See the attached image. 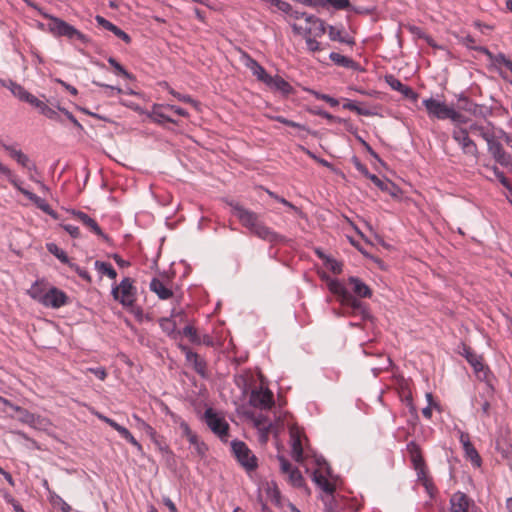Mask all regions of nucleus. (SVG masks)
Returning <instances> with one entry per match:
<instances>
[{"label": "nucleus", "instance_id": "ea45409f", "mask_svg": "<svg viewBox=\"0 0 512 512\" xmlns=\"http://www.w3.org/2000/svg\"><path fill=\"white\" fill-rule=\"evenodd\" d=\"M1 86L9 89L11 93L17 97L19 100L22 97V95L25 93V88L21 86L20 84L14 82L11 79H0Z\"/></svg>", "mask_w": 512, "mask_h": 512}, {"label": "nucleus", "instance_id": "72a5a7b5", "mask_svg": "<svg viewBox=\"0 0 512 512\" xmlns=\"http://www.w3.org/2000/svg\"><path fill=\"white\" fill-rule=\"evenodd\" d=\"M322 118L341 124L348 133L355 137L356 140L357 136H360L358 133V127L354 125L350 119L334 116L325 110H322Z\"/></svg>", "mask_w": 512, "mask_h": 512}, {"label": "nucleus", "instance_id": "79ce46f5", "mask_svg": "<svg viewBox=\"0 0 512 512\" xmlns=\"http://www.w3.org/2000/svg\"><path fill=\"white\" fill-rule=\"evenodd\" d=\"M350 0H322V9L345 10L349 7Z\"/></svg>", "mask_w": 512, "mask_h": 512}, {"label": "nucleus", "instance_id": "6e6552de", "mask_svg": "<svg viewBox=\"0 0 512 512\" xmlns=\"http://www.w3.org/2000/svg\"><path fill=\"white\" fill-rule=\"evenodd\" d=\"M229 205L232 209V214L237 217L240 223L251 232L256 228L258 224L261 223L258 214L255 212L246 209L234 201H231Z\"/></svg>", "mask_w": 512, "mask_h": 512}, {"label": "nucleus", "instance_id": "dca6fc26", "mask_svg": "<svg viewBox=\"0 0 512 512\" xmlns=\"http://www.w3.org/2000/svg\"><path fill=\"white\" fill-rule=\"evenodd\" d=\"M249 403L256 408L269 409L274 404L273 394L269 389H254L251 391Z\"/></svg>", "mask_w": 512, "mask_h": 512}, {"label": "nucleus", "instance_id": "9d476101", "mask_svg": "<svg viewBox=\"0 0 512 512\" xmlns=\"http://www.w3.org/2000/svg\"><path fill=\"white\" fill-rule=\"evenodd\" d=\"M327 32L328 37L331 41L346 44L348 46L355 45V39L348 34L343 24L330 25L325 24L322 20V35Z\"/></svg>", "mask_w": 512, "mask_h": 512}, {"label": "nucleus", "instance_id": "7ed1b4c3", "mask_svg": "<svg viewBox=\"0 0 512 512\" xmlns=\"http://www.w3.org/2000/svg\"><path fill=\"white\" fill-rule=\"evenodd\" d=\"M290 16L295 19H305L304 25H293V30L299 34H302L305 38L307 48L316 52L320 48V43L317 41V37L320 36V20L314 15L308 14L306 12H300L298 10H294L292 8V13H289Z\"/></svg>", "mask_w": 512, "mask_h": 512}, {"label": "nucleus", "instance_id": "6e6d98bb", "mask_svg": "<svg viewBox=\"0 0 512 512\" xmlns=\"http://www.w3.org/2000/svg\"><path fill=\"white\" fill-rule=\"evenodd\" d=\"M455 37L458 40V42L461 43L462 45H464L468 50L474 51L473 47H482L481 45H474L475 39L469 33H466L463 36L455 35Z\"/></svg>", "mask_w": 512, "mask_h": 512}, {"label": "nucleus", "instance_id": "603ef678", "mask_svg": "<svg viewBox=\"0 0 512 512\" xmlns=\"http://www.w3.org/2000/svg\"><path fill=\"white\" fill-rule=\"evenodd\" d=\"M511 445H509L505 440H496L495 449L504 459H508L511 454Z\"/></svg>", "mask_w": 512, "mask_h": 512}, {"label": "nucleus", "instance_id": "f3484780", "mask_svg": "<svg viewBox=\"0 0 512 512\" xmlns=\"http://www.w3.org/2000/svg\"><path fill=\"white\" fill-rule=\"evenodd\" d=\"M350 286V293L358 298H371L373 296L372 288L360 277L351 275L345 281Z\"/></svg>", "mask_w": 512, "mask_h": 512}, {"label": "nucleus", "instance_id": "c03bdc74", "mask_svg": "<svg viewBox=\"0 0 512 512\" xmlns=\"http://www.w3.org/2000/svg\"><path fill=\"white\" fill-rule=\"evenodd\" d=\"M266 494L276 506L281 505V493L274 482L267 484Z\"/></svg>", "mask_w": 512, "mask_h": 512}, {"label": "nucleus", "instance_id": "13d9d810", "mask_svg": "<svg viewBox=\"0 0 512 512\" xmlns=\"http://www.w3.org/2000/svg\"><path fill=\"white\" fill-rule=\"evenodd\" d=\"M234 383L244 393L248 391L249 381L246 374H236L234 376Z\"/></svg>", "mask_w": 512, "mask_h": 512}, {"label": "nucleus", "instance_id": "37998d69", "mask_svg": "<svg viewBox=\"0 0 512 512\" xmlns=\"http://www.w3.org/2000/svg\"><path fill=\"white\" fill-rule=\"evenodd\" d=\"M357 141L362 145L365 151L376 160L381 166L385 167V161L380 157V155L373 149V147L362 137L357 136Z\"/></svg>", "mask_w": 512, "mask_h": 512}, {"label": "nucleus", "instance_id": "a18cd8bd", "mask_svg": "<svg viewBox=\"0 0 512 512\" xmlns=\"http://www.w3.org/2000/svg\"><path fill=\"white\" fill-rule=\"evenodd\" d=\"M189 443L194 447L195 452L198 456L204 457L206 452L208 451L207 445L201 441L198 436L195 434L194 436L188 439Z\"/></svg>", "mask_w": 512, "mask_h": 512}, {"label": "nucleus", "instance_id": "0eeeda50", "mask_svg": "<svg viewBox=\"0 0 512 512\" xmlns=\"http://www.w3.org/2000/svg\"><path fill=\"white\" fill-rule=\"evenodd\" d=\"M204 420L209 429L216 434L221 441L226 442L229 436V424L213 408H207L204 412Z\"/></svg>", "mask_w": 512, "mask_h": 512}, {"label": "nucleus", "instance_id": "3c124183", "mask_svg": "<svg viewBox=\"0 0 512 512\" xmlns=\"http://www.w3.org/2000/svg\"><path fill=\"white\" fill-rule=\"evenodd\" d=\"M346 11L353 12L358 15H371L376 11L375 6L365 7V6H356L349 2V7H347Z\"/></svg>", "mask_w": 512, "mask_h": 512}, {"label": "nucleus", "instance_id": "ddd939ff", "mask_svg": "<svg viewBox=\"0 0 512 512\" xmlns=\"http://www.w3.org/2000/svg\"><path fill=\"white\" fill-rule=\"evenodd\" d=\"M69 303V297L67 294L60 290L55 286H51L48 288V293H46L44 301H42V305L44 307H49L53 309H58L62 306H65Z\"/></svg>", "mask_w": 512, "mask_h": 512}, {"label": "nucleus", "instance_id": "052dcab7", "mask_svg": "<svg viewBox=\"0 0 512 512\" xmlns=\"http://www.w3.org/2000/svg\"><path fill=\"white\" fill-rule=\"evenodd\" d=\"M386 181L388 184V190H385L384 192L388 193L393 198L400 197V195L402 194L401 187L388 178H386Z\"/></svg>", "mask_w": 512, "mask_h": 512}, {"label": "nucleus", "instance_id": "c85d7f7f", "mask_svg": "<svg viewBox=\"0 0 512 512\" xmlns=\"http://www.w3.org/2000/svg\"><path fill=\"white\" fill-rule=\"evenodd\" d=\"M291 454L295 461L301 462L303 460V446L301 434L297 429L290 430Z\"/></svg>", "mask_w": 512, "mask_h": 512}, {"label": "nucleus", "instance_id": "7c9ffc66", "mask_svg": "<svg viewBox=\"0 0 512 512\" xmlns=\"http://www.w3.org/2000/svg\"><path fill=\"white\" fill-rule=\"evenodd\" d=\"M247 417L253 422L255 428L261 432L262 438H267V435L272 427V423L263 414L248 413Z\"/></svg>", "mask_w": 512, "mask_h": 512}, {"label": "nucleus", "instance_id": "4d7b16f0", "mask_svg": "<svg viewBox=\"0 0 512 512\" xmlns=\"http://www.w3.org/2000/svg\"><path fill=\"white\" fill-rule=\"evenodd\" d=\"M384 80L387 83V85L394 91L399 92L404 83H402L401 80H399L395 75L393 74H386L384 76Z\"/></svg>", "mask_w": 512, "mask_h": 512}, {"label": "nucleus", "instance_id": "a211bd4d", "mask_svg": "<svg viewBox=\"0 0 512 512\" xmlns=\"http://www.w3.org/2000/svg\"><path fill=\"white\" fill-rule=\"evenodd\" d=\"M179 348L185 353L187 362L191 363L195 372L202 378H207V363L197 353L193 352L187 345L180 344Z\"/></svg>", "mask_w": 512, "mask_h": 512}, {"label": "nucleus", "instance_id": "b1692460", "mask_svg": "<svg viewBox=\"0 0 512 512\" xmlns=\"http://www.w3.org/2000/svg\"><path fill=\"white\" fill-rule=\"evenodd\" d=\"M0 146L9 153L10 157L13 158L19 165L29 170L35 169V165L31 163L29 157L24 154L21 150H18L13 145H8L0 140Z\"/></svg>", "mask_w": 512, "mask_h": 512}, {"label": "nucleus", "instance_id": "a19ab883", "mask_svg": "<svg viewBox=\"0 0 512 512\" xmlns=\"http://www.w3.org/2000/svg\"><path fill=\"white\" fill-rule=\"evenodd\" d=\"M94 265L99 273L106 275L112 280L116 279L117 272L110 263L97 260Z\"/></svg>", "mask_w": 512, "mask_h": 512}, {"label": "nucleus", "instance_id": "f03ea898", "mask_svg": "<svg viewBox=\"0 0 512 512\" xmlns=\"http://www.w3.org/2000/svg\"><path fill=\"white\" fill-rule=\"evenodd\" d=\"M343 479L334 473L330 463L322 456V504L325 512H341L348 507V500L340 494Z\"/></svg>", "mask_w": 512, "mask_h": 512}, {"label": "nucleus", "instance_id": "423d86ee", "mask_svg": "<svg viewBox=\"0 0 512 512\" xmlns=\"http://www.w3.org/2000/svg\"><path fill=\"white\" fill-rule=\"evenodd\" d=\"M114 300L119 301L123 307H133L136 301V287L133 286V280L125 277L118 286L112 288Z\"/></svg>", "mask_w": 512, "mask_h": 512}, {"label": "nucleus", "instance_id": "6ab92c4d", "mask_svg": "<svg viewBox=\"0 0 512 512\" xmlns=\"http://www.w3.org/2000/svg\"><path fill=\"white\" fill-rule=\"evenodd\" d=\"M241 58L244 65L252 72L258 81L264 83L265 85L268 81H271V75H269L265 68L248 53L242 52Z\"/></svg>", "mask_w": 512, "mask_h": 512}, {"label": "nucleus", "instance_id": "5fc2aeb1", "mask_svg": "<svg viewBox=\"0 0 512 512\" xmlns=\"http://www.w3.org/2000/svg\"><path fill=\"white\" fill-rule=\"evenodd\" d=\"M21 101H24V102H27L29 103L30 105L36 107L37 109H39V111H41L43 105H45V103L41 100H39L37 97H35L34 95H32L31 93H29L27 90L25 91V93L22 95V97L20 98Z\"/></svg>", "mask_w": 512, "mask_h": 512}, {"label": "nucleus", "instance_id": "bb28decb", "mask_svg": "<svg viewBox=\"0 0 512 512\" xmlns=\"http://www.w3.org/2000/svg\"><path fill=\"white\" fill-rule=\"evenodd\" d=\"M49 287H51V285L45 280H36L27 293L33 300L42 305V301H44Z\"/></svg>", "mask_w": 512, "mask_h": 512}, {"label": "nucleus", "instance_id": "de8ad7c7", "mask_svg": "<svg viewBox=\"0 0 512 512\" xmlns=\"http://www.w3.org/2000/svg\"><path fill=\"white\" fill-rule=\"evenodd\" d=\"M0 174L4 175L8 181L18 190L20 189L21 181L18 177L4 164L0 162Z\"/></svg>", "mask_w": 512, "mask_h": 512}, {"label": "nucleus", "instance_id": "393cba45", "mask_svg": "<svg viewBox=\"0 0 512 512\" xmlns=\"http://www.w3.org/2000/svg\"><path fill=\"white\" fill-rule=\"evenodd\" d=\"M329 59L333 62L334 65L338 67H343L358 72L365 71V69L358 62L338 52H331L329 54Z\"/></svg>", "mask_w": 512, "mask_h": 512}, {"label": "nucleus", "instance_id": "49530a36", "mask_svg": "<svg viewBox=\"0 0 512 512\" xmlns=\"http://www.w3.org/2000/svg\"><path fill=\"white\" fill-rule=\"evenodd\" d=\"M447 119L451 120L455 125L466 124L469 121V118L462 114L459 109L456 110L453 105L451 106Z\"/></svg>", "mask_w": 512, "mask_h": 512}, {"label": "nucleus", "instance_id": "69168bd1", "mask_svg": "<svg viewBox=\"0 0 512 512\" xmlns=\"http://www.w3.org/2000/svg\"><path fill=\"white\" fill-rule=\"evenodd\" d=\"M68 266L72 270H74L80 278H82L83 280H85L87 282H91V276L86 269H84V268L80 267L79 265H77L76 263H72V262H70Z\"/></svg>", "mask_w": 512, "mask_h": 512}, {"label": "nucleus", "instance_id": "774afa93", "mask_svg": "<svg viewBox=\"0 0 512 512\" xmlns=\"http://www.w3.org/2000/svg\"><path fill=\"white\" fill-rule=\"evenodd\" d=\"M475 376L479 381L485 382L487 380H490L491 378H494L495 375L491 371L490 367L484 363L481 372H478V374H475Z\"/></svg>", "mask_w": 512, "mask_h": 512}, {"label": "nucleus", "instance_id": "bf43d9fd", "mask_svg": "<svg viewBox=\"0 0 512 512\" xmlns=\"http://www.w3.org/2000/svg\"><path fill=\"white\" fill-rule=\"evenodd\" d=\"M290 482L296 486L300 487L303 484V477L301 472L297 468H292L288 473Z\"/></svg>", "mask_w": 512, "mask_h": 512}, {"label": "nucleus", "instance_id": "09e8293b", "mask_svg": "<svg viewBox=\"0 0 512 512\" xmlns=\"http://www.w3.org/2000/svg\"><path fill=\"white\" fill-rule=\"evenodd\" d=\"M108 63L115 69V72L118 75H121L129 80L134 79V76L128 72L114 57H109Z\"/></svg>", "mask_w": 512, "mask_h": 512}, {"label": "nucleus", "instance_id": "a878e982", "mask_svg": "<svg viewBox=\"0 0 512 512\" xmlns=\"http://www.w3.org/2000/svg\"><path fill=\"white\" fill-rule=\"evenodd\" d=\"M73 215L76 216L85 226L91 229L96 235L100 236L104 241L110 242V237L105 234L98 223L91 218L88 214L82 212V211H75L73 210Z\"/></svg>", "mask_w": 512, "mask_h": 512}, {"label": "nucleus", "instance_id": "39448f33", "mask_svg": "<svg viewBox=\"0 0 512 512\" xmlns=\"http://www.w3.org/2000/svg\"><path fill=\"white\" fill-rule=\"evenodd\" d=\"M231 449L239 464L247 472H251L257 469V457L252 453L245 442L235 439L231 442Z\"/></svg>", "mask_w": 512, "mask_h": 512}, {"label": "nucleus", "instance_id": "2f4dec72", "mask_svg": "<svg viewBox=\"0 0 512 512\" xmlns=\"http://www.w3.org/2000/svg\"><path fill=\"white\" fill-rule=\"evenodd\" d=\"M0 402L3 403L5 406H8L12 410H14L17 413L16 417L20 422L27 424V425H29V423L33 422L34 414L29 412L27 409L13 404L10 400H8L2 396H0Z\"/></svg>", "mask_w": 512, "mask_h": 512}, {"label": "nucleus", "instance_id": "9b49d317", "mask_svg": "<svg viewBox=\"0 0 512 512\" xmlns=\"http://www.w3.org/2000/svg\"><path fill=\"white\" fill-rule=\"evenodd\" d=\"M422 104L430 117L439 120H446L448 118L451 106H448L444 101L430 97L423 99Z\"/></svg>", "mask_w": 512, "mask_h": 512}, {"label": "nucleus", "instance_id": "4be33fe9", "mask_svg": "<svg viewBox=\"0 0 512 512\" xmlns=\"http://www.w3.org/2000/svg\"><path fill=\"white\" fill-rule=\"evenodd\" d=\"M25 197H27L31 202H33L38 209L43 211L44 213L51 216L53 219L57 220L59 219V214L51 208V206L46 202L45 199L37 196L36 194L32 193L31 191L24 189L20 187L18 189Z\"/></svg>", "mask_w": 512, "mask_h": 512}, {"label": "nucleus", "instance_id": "c9c22d12", "mask_svg": "<svg viewBox=\"0 0 512 512\" xmlns=\"http://www.w3.org/2000/svg\"><path fill=\"white\" fill-rule=\"evenodd\" d=\"M266 86L283 95H288L293 90L292 86L279 75L271 76V81H268Z\"/></svg>", "mask_w": 512, "mask_h": 512}, {"label": "nucleus", "instance_id": "864d4df0", "mask_svg": "<svg viewBox=\"0 0 512 512\" xmlns=\"http://www.w3.org/2000/svg\"><path fill=\"white\" fill-rule=\"evenodd\" d=\"M484 167L493 172L495 178L502 186H506L509 179L505 176L504 172L497 167V165L484 164Z\"/></svg>", "mask_w": 512, "mask_h": 512}, {"label": "nucleus", "instance_id": "473e14b6", "mask_svg": "<svg viewBox=\"0 0 512 512\" xmlns=\"http://www.w3.org/2000/svg\"><path fill=\"white\" fill-rule=\"evenodd\" d=\"M470 499L463 492H456L450 498V512H468Z\"/></svg>", "mask_w": 512, "mask_h": 512}, {"label": "nucleus", "instance_id": "20e7f679", "mask_svg": "<svg viewBox=\"0 0 512 512\" xmlns=\"http://www.w3.org/2000/svg\"><path fill=\"white\" fill-rule=\"evenodd\" d=\"M42 16L49 20L47 24L48 31L54 37H65L70 41L77 40L83 44L89 43L90 39L85 34H83L81 31H79L63 19L50 15L48 13H42Z\"/></svg>", "mask_w": 512, "mask_h": 512}, {"label": "nucleus", "instance_id": "5701e85b", "mask_svg": "<svg viewBox=\"0 0 512 512\" xmlns=\"http://www.w3.org/2000/svg\"><path fill=\"white\" fill-rule=\"evenodd\" d=\"M167 110L166 105L154 104L151 111H147L146 115L153 122L165 125L166 123L177 124V121L168 115L165 111Z\"/></svg>", "mask_w": 512, "mask_h": 512}, {"label": "nucleus", "instance_id": "2eb2a0df", "mask_svg": "<svg viewBox=\"0 0 512 512\" xmlns=\"http://www.w3.org/2000/svg\"><path fill=\"white\" fill-rule=\"evenodd\" d=\"M459 441L462 445L465 458L469 460L474 467H480L482 465V458L471 442L469 434L466 432H460Z\"/></svg>", "mask_w": 512, "mask_h": 512}, {"label": "nucleus", "instance_id": "f704fd0d", "mask_svg": "<svg viewBox=\"0 0 512 512\" xmlns=\"http://www.w3.org/2000/svg\"><path fill=\"white\" fill-rule=\"evenodd\" d=\"M407 29L415 38L424 40L431 48L442 49V46L438 45L434 38L427 34L421 27L414 24H408Z\"/></svg>", "mask_w": 512, "mask_h": 512}, {"label": "nucleus", "instance_id": "cd10ccee", "mask_svg": "<svg viewBox=\"0 0 512 512\" xmlns=\"http://www.w3.org/2000/svg\"><path fill=\"white\" fill-rule=\"evenodd\" d=\"M456 98L458 101V109L460 111L467 112L470 115L476 117L479 104L474 102L466 91H462L459 94H457Z\"/></svg>", "mask_w": 512, "mask_h": 512}, {"label": "nucleus", "instance_id": "680f3d73", "mask_svg": "<svg viewBox=\"0 0 512 512\" xmlns=\"http://www.w3.org/2000/svg\"><path fill=\"white\" fill-rule=\"evenodd\" d=\"M400 93L404 98L416 101L418 98V93L409 85L404 84L400 91Z\"/></svg>", "mask_w": 512, "mask_h": 512}, {"label": "nucleus", "instance_id": "e433bc0d", "mask_svg": "<svg viewBox=\"0 0 512 512\" xmlns=\"http://www.w3.org/2000/svg\"><path fill=\"white\" fill-rule=\"evenodd\" d=\"M149 288L152 292H154L161 300L170 299L173 296V291L166 287L164 283L158 278L154 277L150 284Z\"/></svg>", "mask_w": 512, "mask_h": 512}, {"label": "nucleus", "instance_id": "aec40b11", "mask_svg": "<svg viewBox=\"0 0 512 512\" xmlns=\"http://www.w3.org/2000/svg\"><path fill=\"white\" fill-rule=\"evenodd\" d=\"M344 261L322 251V272L338 278L344 271Z\"/></svg>", "mask_w": 512, "mask_h": 512}, {"label": "nucleus", "instance_id": "f257e3e1", "mask_svg": "<svg viewBox=\"0 0 512 512\" xmlns=\"http://www.w3.org/2000/svg\"><path fill=\"white\" fill-rule=\"evenodd\" d=\"M322 283L326 285L332 298L340 305V309H333L336 316L359 314L362 321L372 320L373 316L368 305L362 301L363 298H358L350 293L344 280L322 272Z\"/></svg>", "mask_w": 512, "mask_h": 512}, {"label": "nucleus", "instance_id": "4c0bfd02", "mask_svg": "<svg viewBox=\"0 0 512 512\" xmlns=\"http://www.w3.org/2000/svg\"><path fill=\"white\" fill-rule=\"evenodd\" d=\"M159 325L164 333L167 334L172 339H177L181 336L180 330H177V324L175 320L171 318H161L159 321Z\"/></svg>", "mask_w": 512, "mask_h": 512}, {"label": "nucleus", "instance_id": "8fccbe9b", "mask_svg": "<svg viewBox=\"0 0 512 512\" xmlns=\"http://www.w3.org/2000/svg\"><path fill=\"white\" fill-rule=\"evenodd\" d=\"M180 332L181 335L188 337L192 344L199 345L201 343L197 330L193 326L187 325Z\"/></svg>", "mask_w": 512, "mask_h": 512}, {"label": "nucleus", "instance_id": "4468645a", "mask_svg": "<svg viewBox=\"0 0 512 512\" xmlns=\"http://www.w3.org/2000/svg\"><path fill=\"white\" fill-rule=\"evenodd\" d=\"M457 353L461 355L465 360L469 363V365L472 367L474 374H478V372H481L483 369V357L481 355H478L475 353V351L465 344L464 342H461L458 345Z\"/></svg>", "mask_w": 512, "mask_h": 512}, {"label": "nucleus", "instance_id": "338daca9", "mask_svg": "<svg viewBox=\"0 0 512 512\" xmlns=\"http://www.w3.org/2000/svg\"><path fill=\"white\" fill-rule=\"evenodd\" d=\"M400 401L407 406L409 413L417 411V407L414 404L413 396L410 391L407 394L400 395Z\"/></svg>", "mask_w": 512, "mask_h": 512}, {"label": "nucleus", "instance_id": "c756f323", "mask_svg": "<svg viewBox=\"0 0 512 512\" xmlns=\"http://www.w3.org/2000/svg\"><path fill=\"white\" fill-rule=\"evenodd\" d=\"M488 152L491 154L492 158L501 166L507 164V162L512 158V155L506 152L503 148V145L497 141L490 145Z\"/></svg>", "mask_w": 512, "mask_h": 512}, {"label": "nucleus", "instance_id": "e2e57ef3", "mask_svg": "<svg viewBox=\"0 0 512 512\" xmlns=\"http://www.w3.org/2000/svg\"><path fill=\"white\" fill-rule=\"evenodd\" d=\"M366 178L369 179L382 192H384L385 190H388V184H387L386 179L381 180L377 175H375L371 172L366 176Z\"/></svg>", "mask_w": 512, "mask_h": 512}, {"label": "nucleus", "instance_id": "412c9836", "mask_svg": "<svg viewBox=\"0 0 512 512\" xmlns=\"http://www.w3.org/2000/svg\"><path fill=\"white\" fill-rule=\"evenodd\" d=\"M251 233L270 243H287L289 241L285 236L273 231L262 222Z\"/></svg>", "mask_w": 512, "mask_h": 512}, {"label": "nucleus", "instance_id": "f8f14e48", "mask_svg": "<svg viewBox=\"0 0 512 512\" xmlns=\"http://www.w3.org/2000/svg\"><path fill=\"white\" fill-rule=\"evenodd\" d=\"M453 139L461 146L465 154L477 157L479 152L476 143L469 137L468 129L460 127L453 131Z\"/></svg>", "mask_w": 512, "mask_h": 512}, {"label": "nucleus", "instance_id": "58836bf2", "mask_svg": "<svg viewBox=\"0 0 512 512\" xmlns=\"http://www.w3.org/2000/svg\"><path fill=\"white\" fill-rule=\"evenodd\" d=\"M47 251L55 256L61 263L69 265L71 262L68 255L64 250L58 247L57 244L49 242L46 244Z\"/></svg>", "mask_w": 512, "mask_h": 512}, {"label": "nucleus", "instance_id": "0e129e2a", "mask_svg": "<svg viewBox=\"0 0 512 512\" xmlns=\"http://www.w3.org/2000/svg\"><path fill=\"white\" fill-rule=\"evenodd\" d=\"M40 113L49 119H52V120L62 123V119H61L60 115L58 114V112L46 104L43 105Z\"/></svg>", "mask_w": 512, "mask_h": 512}, {"label": "nucleus", "instance_id": "1a4fd4ad", "mask_svg": "<svg viewBox=\"0 0 512 512\" xmlns=\"http://www.w3.org/2000/svg\"><path fill=\"white\" fill-rule=\"evenodd\" d=\"M474 51L480 52L488 57V59L491 61L490 68H494L497 70L500 77L504 80H507L506 74L497 67L498 65L505 66L510 72H512V60L506 56L503 52H499L498 54L492 53L486 46L485 47H473Z\"/></svg>", "mask_w": 512, "mask_h": 512}]
</instances>
